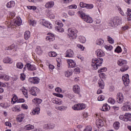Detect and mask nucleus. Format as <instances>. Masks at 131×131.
Segmentation results:
<instances>
[{"label": "nucleus", "instance_id": "f257e3e1", "mask_svg": "<svg viewBox=\"0 0 131 131\" xmlns=\"http://www.w3.org/2000/svg\"><path fill=\"white\" fill-rule=\"evenodd\" d=\"M121 24V19L119 17H113L108 23V26L111 28H115V27Z\"/></svg>", "mask_w": 131, "mask_h": 131}, {"label": "nucleus", "instance_id": "f03ea898", "mask_svg": "<svg viewBox=\"0 0 131 131\" xmlns=\"http://www.w3.org/2000/svg\"><path fill=\"white\" fill-rule=\"evenodd\" d=\"M117 64L119 66L122 67L120 69V71H121V72H124V71H126V70L128 69V66L126 64H127V61L125 60L119 59L117 62Z\"/></svg>", "mask_w": 131, "mask_h": 131}, {"label": "nucleus", "instance_id": "7ed1b4c3", "mask_svg": "<svg viewBox=\"0 0 131 131\" xmlns=\"http://www.w3.org/2000/svg\"><path fill=\"white\" fill-rule=\"evenodd\" d=\"M103 63V58H95L92 60V66L95 70L98 69V66H101Z\"/></svg>", "mask_w": 131, "mask_h": 131}, {"label": "nucleus", "instance_id": "20e7f679", "mask_svg": "<svg viewBox=\"0 0 131 131\" xmlns=\"http://www.w3.org/2000/svg\"><path fill=\"white\" fill-rule=\"evenodd\" d=\"M77 30L71 28L68 29V35L70 39H75L77 37Z\"/></svg>", "mask_w": 131, "mask_h": 131}, {"label": "nucleus", "instance_id": "39448f33", "mask_svg": "<svg viewBox=\"0 0 131 131\" xmlns=\"http://www.w3.org/2000/svg\"><path fill=\"white\" fill-rule=\"evenodd\" d=\"M22 24V20L20 17H16L14 19H13V21L10 23L11 26H20Z\"/></svg>", "mask_w": 131, "mask_h": 131}, {"label": "nucleus", "instance_id": "423d86ee", "mask_svg": "<svg viewBox=\"0 0 131 131\" xmlns=\"http://www.w3.org/2000/svg\"><path fill=\"white\" fill-rule=\"evenodd\" d=\"M86 106H85V104L82 103H78L77 104H75L73 107L72 108L74 110H83V109H85Z\"/></svg>", "mask_w": 131, "mask_h": 131}, {"label": "nucleus", "instance_id": "0eeeda50", "mask_svg": "<svg viewBox=\"0 0 131 131\" xmlns=\"http://www.w3.org/2000/svg\"><path fill=\"white\" fill-rule=\"evenodd\" d=\"M129 77V76H128L127 74L122 76V78L125 86H128V84H129V82H130Z\"/></svg>", "mask_w": 131, "mask_h": 131}, {"label": "nucleus", "instance_id": "6e6552de", "mask_svg": "<svg viewBox=\"0 0 131 131\" xmlns=\"http://www.w3.org/2000/svg\"><path fill=\"white\" fill-rule=\"evenodd\" d=\"M124 100V96H123V94L119 92L117 94V101L119 104H122L123 103V101Z\"/></svg>", "mask_w": 131, "mask_h": 131}, {"label": "nucleus", "instance_id": "1a4fd4ad", "mask_svg": "<svg viewBox=\"0 0 131 131\" xmlns=\"http://www.w3.org/2000/svg\"><path fill=\"white\" fill-rule=\"evenodd\" d=\"M30 93L32 96H36V94L39 93V89L37 87H32L30 90Z\"/></svg>", "mask_w": 131, "mask_h": 131}, {"label": "nucleus", "instance_id": "9d476101", "mask_svg": "<svg viewBox=\"0 0 131 131\" xmlns=\"http://www.w3.org/2000/svg\"><path fill=\"white\" fill-rule=\"evenodd\" d=\"M67 62L69 65V68H74L76 67V63L72 59H68Z\"/></svg>", "mask_w": 131, "mask_h": 131}, {"label": "nucleus", "instance_id": "9b49d317", "mask_svg": "<svg viewBox=\"0 0 131 131\" xmlns=\"http://www.w3.org/2000/svg\"><path fill=\"white\" fill-rule=\"evenodd\" d=\"M74 56V52L71 49H69L66 53V57L69 58H72Z\"/></svg>", "mask_w": 131, "mask_h": 131}, {"label": "nucleus", "instance_id": "f8f14e48", "mask_svg": "<svg viewBox=\"0 0 131 131\" xmlns=\"http://www.w3.org/2000/svg\"><path fill=\"white\" fill-rule=\"evenodd\" d=\"M55 6V2L50 1L46 3L45 7L46 9H52Z\"/></svg>", "mask_w": 131, "mask_h": 131}, {"label": "nucleus", "instance_id": "ddd939ff", "mask_svg": "<svg viewBox=\"0 0 131 131\" xmlns=\"http://www.w3.org/2000/svg\"><path fill=\"white\" fill-rule=\"evenodd\" d=\"M73 90L75 94H78V95L80 94V87H79V86L77 84L75 85L73 87Z\"/></svg>", "mask_w": 131, "mask_h": 131}, {"label": "nucleus", "instance_id": "4468645a", "mask_svg": "<svg viewBox=\"0 0 131 131\" xmlns=\"http://www.w3.org/2000/svg\"><path fill=\"white\" fill-rule=\"evenodd\" d=\"M129 113H126L125 115H121L119 116V119L121 120H123L124 121H128V116Z\"/></svg>", "mask_w": 131, "mask_h": 131}, {"label": "nucleus", "instance_id": "2eb2a0df", "mask_svg": "<svg viewBox=\"0 0 131 131\" xmlns=\"http://www.w3.org/2000/svg\"><path fill=\"white\" fill-rule=\"evenodd\" d=\"M96 125L98 128H101L102 126H104V122L101 119L97 120Z\"/></svg>", "mask_w": 131, "mask_h": 131}, {"label": "nucleus", "instance_id": "dca6fc26", "mask_svg": "<svg viewBox=\"0 0 131 131\" xmlns=\"http://www.w3.org/2000/svg\"><path fill=\"white\" fill-rule=\"evenodd\" d=\"M30 82L34 83V84H38L39 83V78L38 77H33L30 79Z\"/></svg>", "mask_w": 131, "mask_h": 131}, {"label": "nucleus", "instance_id": "f3484780", "mask_svg": "<svg viewBox=\"0 0 131 131\" xmlns=\"http://www.w3.org/2000/svg\"><path fill=\"white\" fill-rule=\"evenodd\" d=\"M96 54L97 57H104L105 56L104 52L101 49H97L96 51Z\"/></svg>", "mask_w": 131, "mask_h": 131}, {"label": "nucleus", "instance_id": "a211bd4d", "mask_svg": "<svg viewBox=\"0 0 131 131\" xmlns=\"http://www.w3.org/2000/svg\"><path fill=\"white\" fill-rule=\"evenodd\" d=\"M0 79H3V80H5V81H8L10 79V76L5 74H0Z\"/></svg>", "mask_w": 131, "mask_h": 131}, {"label": "nucleus", "instance_id": "6ab92c4d", "mask_svg": "<svg viewBox=\"0 0 131 131\" xmlns=\"http://www.w3.org/2000/svg\"><path fill=\"white\" fill-rule=\"evenodd\" d=\"M28 70H31V71H33V70H36V67L35 66L31 64L30 63H28L26 65Z\"/></svg>", "mask_w": 131, "mask_h": 131}, {"label": "nucleus", "instance_id": "aec40b11", "mask_svg": "<svg viewBox=\"0 0 131 131\" xmlns=\"http://www.w3.org/2000/svg\"><path fill=\"white\" fill-rule=\"evenodd\" d=\"M81 18L87 23H93V18L91 17H81Z\"/></svg>", "mask_w": 131, "mask_h": 131}, {"label": "nucleus", "instance_id": "412c9836", "mask_svg": "<svg viewBox=\"0 0 131 131\" xmlns=\"http://www.w3.org/2000/svg\"><path fill=\"white\" fill-rule=\"evenodd\" d=\"M48 36L46 37V39L49 41H53L55 38H54V34H52L51 33H48Z\"/></svg>", "mask_w": 131, "mask_h": 131}, {"label": "nucleus", "instance_id": "4be33fe9", "mask_svg": "<svg viewBox=\"0 0 131 131\" xmlns=\"http://www.w3.org/2000/svg\"><path fill=\"white\" fill-rule=\"evenodd\" d=\"M3 62L5 64H12V63H13L12 59L10 58L9 57L4 58L3 59Z\"/></svg>", "mask_w": 131, "mask_h": 131}, {"label": "nucleus", "instance_id": "5701e85b", "mask_svg": "<svg viewBox=\"0 0 131 131\" xmlns=\"http://www.w3.org/2000/svg\"><path fill=\"white\" fill-rule=\"evenodd\" d=\"M52 103H53L54 104H56L57 105H61V104L63 103V101L59 100V99L58 98H53L52 99Z\"/></svg>", "mask_w": 131, "mask_h": 131}, {"label": "nucleus", "instance_id": "b1692460", "mask_svg": "<svg viewBox=\"0 0 131 131\" xmlns=\"http://www.w3.org/2000/svg\"><path fill=\"white\" fill-rule=\"evenodd\" d=\"M15 2L10 1L7 4L6 7L9 9H10V8H13V7H15Z\"/></svg>", "mask_w": 131, "mask_h": 131}, {"label": "nucleus", "instance_id": "393cba45", "mask_svg": "<svg viewBox=\"0 0 131 131\" xmlns=\"http://www.w3.org/2000/svg\"><path fill=\"white\" fill-rule=\"evenodd\" d=\"M40 111V108L38 107H36L35 109L32 112V114L33 115H35V114H39Z\"/></svg>", "mask_w": 131, "mask_h": 131}, {"label": "nucleus", "instance_id": "a878e982", "mask_svg": "<svg viewBox=\"0 0 131 131\" xmlns=\"http://www.w3.org/2000/svg\"><path fill=\"white\" fill-rule=\"evenodd\" d=\"M24 37L26 40H27V39L30 38V32L29 31H26L25 32Z\"/></svg>", "mask_w": 131, "mask_h": 131}, {"label": "nucleus", "instance_id": "bb28decb", "mask_svg": "<svg viewBox=\"0 0 131 131\" xmlns=\"http://www.w3.org/2000/svg\"><path fill=\"white\" fill-rule=\"evenodd\" d=\"M45 127L49 128V129H51L52 128H55V124L54 123H50V124H46L45 125Z\"/></svg>", "mask_w": 131, "mask_h": 131}, {"label": "nucleus", "instance_id": "cd10ccee", "mask_svg": "<svg viewBox=\"0 0 131 131\" xmlns=\"http://www.w3.org/2000/svg\"><path fill=\"white\" fill-rule=\"evenodd\" d=\"M25 115L24 114H21L18 115V116L17 118V121L18 122H22L23 121V120L24 119Z\"/></svg>", "mask_w": 131, "mask_h": 131}, {"label": "nucleus", "instance_id": "c85d7f7f", "mask_svg": "<svg viewBox=\"0 0 131 131\" xmlns=\"http://www.w3.org/2000/svg\"><path fill=\"white\" fill-rule=\"evenodd\" d=\"M113 127L115 129H119V127H120V123L119 122H115L113 124Z\"/></svg>", "mask_w": 131, "mask_h": 131}, {"label": "nucleus", "instance_id": "c756f323", "mask_svg": "<svg viewBox=\"0 0 131 131\" xmlns=\"http://www.w3.org/2000/svg\"><path fill=\"white\" fill-rule=\"evenodd\" d=\"M110 110V107L108 106L107 104H105V105H104L102 107V108L101 109V111H108V110Z\"/></svg>", "mask_w": 131, "mask_h": 131}, {"label": "nucleus", "instance_id": "7c9ffc66", "mask_svg": "<svg viewBox=\"0 0 131 131\" xmlns=\"http://www.w3.org/2000/svg\"><path fill=\"white\" fill-rule=\"evenodd\" d=\"M12 102L13 104H15L16 102H18V97L15 94L12 95Z\"/></svg>", "mask_w": 131, "mask_h": 131}, {"label": "nucleus", "instance_id": "2f4dec72", "mask_svg": "<svg viewBox=\"0 0 131 131\" xmlns=\"http://www.w3.org/2000/svg\"><path fill=\"white\" fill-rule=\"evenodd\" d=\"M36 52L38 55H41L42 54V50H41V48L39 46H37L36 49Z\"/></svg>", "mask_w": 131, "mask_h": 131}, {"label": "nucleus", "instance_id": "473e14b6", "mask_svg": "<svg viewBox=\"0 0 131 131\" xmlns=\"http://www.w3.org/2000/svg\"><path fill=\"white\" fill-rule=\"evenodd\" d=\"M56 109L57 110H59V111H64L67 109V107L66 106H57Z\"/></svg>", "mask_w": 131, "mask_h": 131}, {"label": "nucleus", "instance_id": "72a5a7b5", "mask_svg": "<svg viewBox=\"0 0 131 131\" xmlns=\"http://www.w3.org/2000/svg\"><path fill=\"white\" fill-rule=\"evenodd\" d=\"M98 84H99V86H100V88H101V89H104L105 83H104V81H103V80H100L98 82Z\"/></svg>", "mask_w": 131, "mask_h": 131}, {"label": "nucleus", "instance_id": "f704fd0d", "mask_svg": "<svg viewBox=\"0 0 131 131\" xmlns=\"http://www.w3.org/2000/svg\"><path fill=\"white\" fill-rule=\"evenodd\" d=\"M16 68H17L18 69H22L24 66L23 65V63L22 62H17L16 63Z\"/></svg>", "mask_w": 131, "mask_h": 131}, {"label": "nucleus", "instance_id": "c9c22d12", "mask_svg": "<svg viewBox=\"0 0 131 131\" xmlns=\"http://www.w3.org/2000/svg\"><path fill=\"white\" fill-rule=\"evenodd\" d=\"M55 28L58 32H64V29L62 27L57 26Z\"/></svg>", "mask_w": 131, "mask_h": 131}, {"label": "nucleus", "instance_id": "e433bc0d", "mask_svg": "<svg viewBox=\"0 0 131 131\" xmlns=\"http://www.w3.org/2000/svg\"><path fill=\"white\" fill-rule=\"evenodd\" d=\"M78 14L80 17H85V16L86 17H90V15H85V13H83L82 11H78Z\"/></svg>", "mask_w": 131, "mask_h": 131}, {"label": "nucleus", "instance_id": "4c0bfd02", "mask_svg": "<svg viewBox=\"0 0 131 131\" xmlns=\"http://www.w3.org/2000/svg\"><path fill=\"white\" fill-rule=\"evenodd\" d=\"M33 101L35 102V103H37V104H41L42 100L39 98H36L33 99Z\"/></svg>", "mask_w": 131, "mask_h": 131}, {"label": "nucleus", "instance_id": "58836bf2", "mask_svg": "<svg viewBox=\"0 0 131 131\" xmlns=\"http://www.w3.org/2000/svg\"><path fill=\"white\" fill-rule=\"evenodd\" d=\"M79 41L81 42L82 43H84L85 42V37L83 36H80L79 37Z\"/></svg>", "mask_w": 131, "mask_h": 131}, {"label": "nucleus", "instance_id": "ea45409f", "mask_svg": "<svg viewBox=\"0 0 131 131\" xmlns=\"http://www.w3.org/2000/svg\"><path fill=\"white\" fill-rule=\"evenodd\" d=\"M72 73H73L72 71L70 72L69 71H67L64 73L65 76L66 77H70L71 75H72Z\"/></svg>", "mask_w": 131, "mask_h": 131}, {"label": "nucleus", "instance_id": "a19ab883", "mask_svg": "<svg viewBox=\"0 0 131 131\" xmlns=\"http://www.w3.org/2000/svg\"><path fill=\"white\" fill-rule=\"evenodd\" d=\"M34 128V126L32 125H27L26 126V129L27 130H30V129H33Z\"/></svg>", "mask_w": 131, "mask_h": 131}, {"label": "nucleus", "instance_id": "79ce46f5", "mask_svg": "<svg viewBox=\"0 0 131 131\" xmlns=\"http://www.w3.org/2000/svg\"><path fill=\"white\" fill-rule=\"evenodd\" d=\"M124 105H126L127 111H131V106H129V102H126L124 103Z\"/></svg>", "mask_w": 131, "mask_h": 131}, {"label": "nucleus", "instance_id": "37998d69", "mask_svg": "<svg viewBox=\"0 0 131 131\" xmlns=\"http://www.w3.org/2000/svg\"><path fill=\"white\" fill-rule=\"evenodd\" d=\"M104 43V40H102L101 39H99L96 41V44L98 46H102V44Z\"/></svg>", "mask_w": 131, "mask_h": 131}, {"label": "nucleus", "instance_id": "c03bdc74", "mask_svg": "<svg viewBox=\"0 0 131 131\" xmlns=\"http://www.w3.org/2000/svg\"><path fill=\"white\" fill-rule=\"evenodd\" d=\"M14 48H15V45H12L9 47H6L5 50H6L7 51H11V50H13Z\"/></svg>", "mask_w": 131, "mask_h": 131}, {"label": "nucleus", "instance_id": "a18cd8bd", "mask_svg": "<svg viewBox=\"0 0 131 131\" xmlns=\"http://www.w3.org/2000/svg\"><path fill=\"white\" fill-rule=\"evenodd\" d=\"M1 107H2V108H4V109H6V108H8L9 107V105L7 103H0Z\"/></svg>", "mask_w": 131, "mask_h": 131}, {"label": "nucleus", "instance_id": "49530a36", "mask_svg": "<svg viewBox=\"0 0 131 131\" xmlns=\"http://www.w3.org/2000/svg\"><path fill=\"white\" fill-rule=\"evenodd\" d=\"M44 26H46V27H47V28H49V29H52V28H53L52 24H51V23H47V24H44Z\"/></svg>", "mask_w": 131, "mask_h": 131}, {"label": "nucleus", "instance_id": "de8ad7c7", "mask_svg": "<svg viewBox=\"0 0 131 131\" xmlns=\"http://www.w3.org/2000/svg\"><path fill=\"white\" fill-rule=\"evenodd\" d=\"M50 57H56L57 53L55 52H51L49 53Z\"/></svg>", "mask_w": 131, "mask_h": 131}, {"label": "nucleus", "instance_id": "09e8293b", "mask_svg": "<svg viewBox=\"0 0 131 131\" xmlns=\"http://www.w3.org/2000/svg\"><path fill=\"white\" fill-rule=\"evenodd\" d=\"M121 47H120V46H118L115 50V52L116 53H121Z\"/></svg>", "mask_w": 131, "mask_h": 131}, {"label": "nucleus", "instance_id": "8fccbe9b", "mask_svg": "<svg viewBox=\"0 0 131 131\" xmlns=\"http://www.w3.org/2000/svg\"><path fill=\"white\" fill-rule=\"evenodd\" d=\"M105 48L106 50H108V51H111L112 49H113V47L111 45H106L105 46Z\"/></svg>", "mask_w": 131, "mask_h": 131}, {"label": "nucleus", "instance_id": "3c124183", "mask_svg": "<svg viewBox=\"0 0 131 131\" xmlns=\"http://www.w3.org/2000/svg\"><path fill=\"white\" fill-rule=\"evenodd\" d=\"M61 1V3L62 4H69V3H71V2H72V1L73 0H60Z\"/></svg>", "mask_w": 131, "mask_h": 131}, {"label": "nucleus", "instance_id": "603ef678", "mask_svg": "<svg viewBox=\"0 0 131 131\" xmlns=\"http://www.w3.org/2000/svg\"><path fill=\"white\" fill-rule=\"evenodd\" d=\"M108 103H110V104L113 105V104L115 103V100H114V99L110 98L108 99Z\"/></svg>", "mask_w": 131, "mask_h": 131}, {"label": "nucleus", "instance_id": "864d4df0", "mask_svg": "<svg viewBox=\"0 0 131 131\" xmlns=\"http://www.w3.org/2000/svg\"><path fill=\"white\" fill-rule=\"evenodd\" d=\"M93 128L91 126H87L83 131H92Z\"/></svg>", "mask_w": 131, "mask_h": 131}, {"label": "nucleus", "instance_id": "5fc2aeb1", "mask_svg": "<svg viewBox=\"0 0 131 131\" xmlns=\"http://www.w3.org/2000/svg\"><path fill=\"white\" fill-rule=\"evenodd\" d=\"M107 38L110 43H114V39L113 38L109 36L107 37Z\"/></svg>", "mask_w": 131, "mask_h": 131}, {"label": "nucleus", "instance_id": "6e6d98bb", "mask_svg": "<svg viewBox=\"0 0 131 131\" xmlns=\"http://www.w3.org/2000/svg\"><path fill=\"white\" fill-rule=\"evenodd\" d=\"M85 8L86 9H93L94 8V5L93 4H86Z\"/></svg>", "mask_w": 131, "mask_h": 131}, {"label": "nucleus", "instance_id": "4d7b16f0", "mask_svg": "<svg viewBox=\"0 0 131 131\" xmlns=\"http://www.w3.org/2000/svg\"><path fill=\"white\" fill-rule=\"evenodd\" d=\"M55 24H56V25H58L60 27H63V25L62 23V22H61L60 21H55Z\"/></svg>", "mask_w": 131, "mask_h": 131}, {"label": "nucleus", "instance_id": "13d9d810", "mask_svg": "<svg viewBox=\"0 0 131 131\" xmlns=\"http://www.w3.org/2000/svg\"><path fill=\"white\" fill-rule=\"evenodd\" d=\"M28 9L29 10H33V11H35L36 10V6H27Z\"/></svg>", "mask_w": 131, "mask_h": 131}, {"label": "nucleus", "instance_id": "bf43d9fd", "mask_svg": "<svg viewBox=\"0 0 131 131\" xmlns=\"http://www.w3.org/2000/svg\"><path fill=\"white\" fill-rule=\"evenodd\" d=\"M105 97L103 95H100L98 97V101H103Z\"/></svg>", "mask_w": 131, "mask_h": 131}, {"label": "nucleus", "instance_id": "052dcab7", "mask_svg": "<svg viewBox=\"0 0 131 131\" xmlns=\"http://www.w3.org/2000/svg\"><path fill=\"white\" fill-rule=\"evenodd\" d=\"M69 9H77L76 5H72L68 6Z\"/></svg>", "mask_w": 131, "mask_h": 131}, {"label": "nucleus", "instance_id": "680f3d73", "mask_svg": "<svg viewBox=\"0 0 131 131\" xmlns=\"http://www.w3.org/2000/svg\"><path fill=\"white\" fill-rule=\"evenodd\" d=\"M80 7L81 8H85L86 7V4H85L83 2H80Z\"/></svg>", "mask_w": 131, "mask_h": 131}, {"label": "nucleus", "instance_id": "e2e57ef3", "mask_svg": "<svg viewBox=\"0 0 131 131\" xmlns=\"http://www.w3.org/2000/svg\"><path fill=\"white\" fill-rule=\"evenodd\" d=\"M107 68H103L102 69H100L99 70H98V73H101V72H104V71H106Z\"/></svg>", "mask_w": 131, "mask_h": 131}, {"label": "nucleus", "instance_id": "0e129e2a", "mask_svg": "<svg viewBox=\"0 0 131 131\" xmlns=\"http://www.w3.org/2000/svg\"><path fill=\"white\" fill-rule=\"evenodd\" d=\"M23 93L25 96V97L27 99L28 98V94H27V90L23 91Z\"/></svg>", "mask_w": 131, "mask_h": 131}, {"label": "nucleus", "instance_id": "69168bd1", "mask_svg": "<svg viewBox=\"0 0 131 131\" xmlns=\"http://www.w3.org/2000/svg\"><path fill=\"white\" fill-rule=\"evenodd\" d=\"M55 91L57 93H62V89L60 87H57L55 89Z\"/></svg>", "mask_w": 131, "mask_h": 131}, {"label": "nucleus", "instance_id": "338daca9", "mask_svg": "<svg viewBox=\"0 0 131 131\" xmlns=\"http://www.w3.org/2000/svg\"><path fill=\"white\" fill-rule=\"evenodd\" d=\"M127 15L131 17V9L129 8L127 9V12H126Z\"/></svg>", "mask_w": 131, "mask_h": 131}, {"label": "nucleus", "instance_id": "774afa93", "mask_svg": "<svg viewBox=\"0 0 131 131\" xmlns=\"http://www.w3.org/2000/svg\"><path fill=\"white\" fill-rule=\"evenodd\" d=\"M25 75L24 74H20V79L21 80H25Z\"/></svg>", "mask_w": 131, "mask_h": 131}]
</instances>
